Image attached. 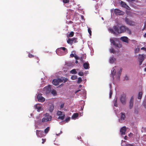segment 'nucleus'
Returning <instances> with one entry per match:
<instances>
[{
    "label": "nucleus",
    "mask_w": 146,
    "mask_h": 146,
    "mask_svg": "<svg viewBox=\"0 0 146 146\" xmlns=\"http://www.w3.org/2000/svg\"><path fill=\"white\" fill-rule=\"evenodd\" d=\"M127 27L124 26H121L119 27L114 26L112 28L109 29V31L111 33L116 35L117 33H121L125 32Z\"/></svg>",
    "instance_id": "f257e3e1"
},
{
    "label": "nucleus",
    "mask_w": 146,
    "mask_h": 146,
    "mask_svg": "<svg viewBox=\"0 0 146 146\" xmlns=\"http://www.w3.org/2000/svg\"><path fill=\"white\" fill-rule=\"evenodd\" d=\"M78 42V38H68L67 40V43L71 45H72L73 43H77Z\"/></svg>",
    "instance_id": "f03ea898"
},
{
    "label": "nucleus",
    "mask_w": 146,
    "mask_h": 146,
    "mask_svg": "<svg viewBox=\"0 0 146 146\" xmlns=\"http://www.w3.org/2000/svg\"><path fill=\"white\" fill-rule=\"evenodd\" d=\"M120 100L123 104H125L126 102V96L125 94H122L120 97Z\"/></svg>",
    "instance_id": "7ed1b4c3"
},
{
    "label": "nucleus",
    "mask_w": 146,
    "mask_h": 146,
    "mask_svg": "<svg viewBox=\"0 0 146 146\" xmlns=\"http://www.w3.org/2000/svg\"><path fill=\"white\" fill-rule=\"evenodd\" d=\"M45 116V117H44L42 119V122H45L51 120L52 119L51 116L46 115Z\"/></svg>",
    "instance_id": "20e7f679"
},
{
    "label": "nucleus",
    "mask_w": 146,
    "mask_h": 146,
    "mask_svg": "<svg viewBox=\"0 0 146 146\" xmlns=\"http://www.w3.org/2000/svg\"><path fill=\"white\" fill-rule=\"evenodd\" d=\"M115 14L117 15H123L124 12L118 9H115L114 10Z\"/></svg>",
    "instance_id": "39448f33"
},
{
    "label": "nucleus",
    "mask_w": 146,
    "mask_h": 146,
    "mask_svg": "<svg viewBox=\"0 0 146 146\" xmlns=\"http://www.w3.org/2000/svg\"><path fill=\"white\" fill-rule=\"evenodd\" d=\"M36 134L37 136L41 137L44 136V132L42 131L36 130Z\"/></svg>",
    "instance_id": "423d86ee"
},
{
    "label": "nucleus",
    "mask_w": 146,
    "mask_h": 146,
    "mask_svg": "<svg viewBox=\"0 0 146 146\" xmlns=\"http://www.w3.org/2000/svg\"><path fill=\"white\" fill-rule=\"evenodd\" d=\"M37 98L39 102H43L45 100V98L42 96V94H38L37 96Z\"/></svg>",
    "instance_id": "0eeeda50"
},
{
    "label": "nucleus",
    "mask_w": 146,
    "mask_h": 146,
    "mask_svg": "<svg viewBox=\"0 0 146 146\" xmlns=\"http://www.w3.org/2000/svg\"><path fill=\"white\" fill-rule=\"evenodd\" d=\"M126 128L124 126L122 127L120 129V132L121 135H125V134L126 131Z\"/></svg>",
    "instance_id": "6e6552de"
},
{
    "label": "nucleus",
    "mask_w": 146,
    "mask_h": 146,
    "mask_svg": "<svg viewBox=\"0 0 146 146\" xmlns=\"http://www.w3.org/2000/svg\"><path fill=\"white\" fill-rule=\"evenodd\" d=\"M138 58L139 61V65H140L142 64V62L144 59V57L143 55L139 54Z\"/></svg>",
    "instance_id": "1a4fd4ad"
},
{
    "label": "nucleus",
    "mask_w": 146,
    "mask_h": 146,
    "mask_svg": "<svg viewBox=\"0 0 146 146\" xmlns=\"http://www.w3.org/2000/svg\"><path fill=\"white\" fill-rule=\"evenodd\" d=\"M121 115L120 118L119 119V121L120 122L122 123V121L124 120L126 117L125 116L124 113L121 112Z\"/></svg>",
    "instance_id": "9d476101"
},
{
    "label": "nucleus",
    "mask_w": 146,
    "mask_h": 146,
    "mask_svg": "<svg viewBox=\"0 0 146 146\" xmlns=\"http://www.w3.org/2000/svg\"><path fill=\"white\" fill-rule=\"evenodd\" d=\"M125 21L126 23L130 25H133V22L128 18H125Z\"/></svg>",
    "instance_id": "9b49d317"
},
{
    "label": "nucleus",
    "mask_w": 146,
    "mask_h": 146,
    "mask_svg": "<svg viewBox=\"0 0 146 146\" xmlns=\"http://www.w3.org/2000/svg\"><path fill=\"white\" fill-rule=\"evenodd\" d=\"M120 40L122 41L128 43L129 42V38L127 36H122L121 37Z\"/></svg>",
    "instance_id": "f8f14e48"
},
{
    "label": "nucleus",
    "mask_w": 146,
    "mask_h": 146,
    "mask_svg": "<svg viewBox=\"0 0 146 146\" xmlns=\"http://www.w3.org/2000/svg\"><path fill=\"white\" fill-rule=\"evenodd\" d=\"M58 80L60 82L65 83L68 81V79L64 77H61L58 78Z\"/></svg>",
    "instance_id": "ddd939ff"
},
{
    "label": "nucleus",
    "mask_w": 146,
    "mask_h": 146,
    "mask_svg": "<svg viewBox=\"0 0 146 146\" xmlns=\"http://www.w3.org/2000/svg\"><path fill=\"white\" fill-rule=\"evenodd\" d=\"M121 5V6L126 9H129V8H130L123 1H121L120 2Z\"/></svg>",
    "instance_id": "4468645a"
},
{
    "label": "nucleus",
    "mask_w": 146,
    "mask_h": 146,
    "mask_svg": "<svg viewBox=\"0 0 146 146\" xmlns=\"http://www.w3.org/2000/svg\"><path fill=\"white\" fill-rule=\"evenodd\" d=\"M63 50L64 51H65V52H67V49L65 47H60V48H58L57 52H56V53L58 54L59 55H61V54H59V52H60V50Z\"/></svg>",
    "instance_id": "2eb2a0df"
},
{
    "label": "nucleus",
    "mask_w": 146,
    "mask_h": 146,
    "mask_svg": "<svg viewBox=\"0 0 146 146\" xmlns=\"http://www.w3.org/2000/svg\"><path fill=\"white\" fill-rule=\"evenodd\" d=\"M134 98L133 96L131 97L129 102V107L130 109H131L133 106Z\"/></svg>",
    "instance_id": "dca6fc26"
},
{
    "label": "nucleus",
    "mask_w": 146,
    "mask_h": 146,
    "mask_svg": "<svg viewBox=\"0 0 146 146\" xmlns=\"http://www.w3.org/2000/svg\"><path fill=\"white\" fill-rule=\"evenodd\" d=\"M113 70L111 71V76H112V77L113 79H114V76L115 75L116 70L114 68V67L113 68Z\"/></svg>",
    "instance_id": "f3484780"
},
{
    "label": "nucleus",
    "mask_w": 146,
    "mask_h": 146,
    "mask_svg": "<svg viewBox=\"0 0 146 146\" xmlns=\"http://www.w3.org/2000/svg\"><path fill=\"white\" fill-rule=\"evenodd\" d=\"M83 66L85 69H88L90 68L89 64L88 62H85L83 64Z\"/></svg>",
    "instance_id": "a211bd4d"
},
{
    "label": "nucleus",
    "mask_w": 146,
    "mask_h": 146,
    "mask_svg": "<svg viewBox=\"0 0 146 146\" xmlns=\"http://www.w3.org/2000/svg\"><path fill=\"white\" fill-rule=\"evenodd\" d=\"M59 82H60L58 80H58L54 79L53 80L52 82V84L55 86L58 85Z\"/></svg>",
    "instance_id": "6ab92c4d"
},
{
    "label": "nucleus",
    "mask_w": 146,
    "mask_h": 146,
    "mask_svg": "<svg viewBox=\"0 0 146 146\" xmlns=\"http://www.w3.org/2000/svg\"><path fill=\"white\" fill-rule=\"evenodd\" d=\"M51 89V86L50 85H49L48 86H46L44 88L45 90H46V91L48 92H50Z\"/></svg>",
    "instance_id": "aec40b11"
},
{
    "label": "nucleus",
    "mask_w": 146,
    "mask_h": 146,
    "mask_svg": "<svg viewBox=\"0 0 146 146\" xmlns=\"http://www.w3.org/2000/svg\"><path fill=\"white\" fill-rule=\"evenodd\" d=\"M35 108L36 109H37V111L39 112L41 108V107L38 105H36L35 106Z\"/></svg>",
    "instance_id": "412c9836"
},
{
    "label": "nucleus",
    "mask_w": 146,
    "mask_h": 146,
    "mask_svg": "<svg viewBox=\"0 0 146 146\" xmlns=\"http://www.w3.org/2000/svg\"><path fill=\"white\" fill-rule=\"evenodd\" d=\"M115 60V58L113 57H111L110 59V62L111 63H113Z\"/></svg>",
    "instance_id": "4be33fe9"
},
{
    "label": "nucleus",
    "mask_w": 146,
    "mask_h": 146,
    "mask_svg": "<svg viewBox=\"0 0 146 146\" xmlns=\"http://www.w3.org/2000/svg\"><path fill=\"white\" fill-rule=\"evenodd\" d=\"M74 33L73 32L71 31L69 34L67 35V37H72L74 36Z\"/></svg>",
    "instance_id": "5701e85b"
},
{
    "label": "nucleus",
    "mask_w": 146,
    "mask_h": 146,
    "mask_svg": "<svg viewBox=\"0 0 146 146\" xmlns=\"http://www.w3.org/2000/svg\"><path fill=\"white\" fill-rule=\"evenodd\" d=\"M78 116V113H74L72 116V118L73 119H76L77 117Z\"/></svg>",
    "instance_id": "b1692460"
},
{
    "label": "nucleus",
    "mask_w": 146,
    "mask_h": 146,
    "mask_svg": "<svg viewBox=\"0 0 146 146\" xmlns=\"http://www.w3.org/2000/svg\"><path fill=\"white\" fill-rule=\"evenodd\" d=\"M122 72V69L120 68V70L119 71L118 74L116 75V77L117 78L119 79L120 78V74Z\"/></svg>",
    "instance_id": "393cba45"
},
{
    "label": "nucleus",
    "mask_w": 146,
    "mask_h": 146,
    "mask_svg": "<svg viewBox=\"0 0 146 146\" xmlns=\"http://www.w3.org/2000/svg\"><path fill=\"white\" fill-rule=\"evenodd\" d=\"M143 93L142 92H139L138 95V99H141V98Z\"/></svg>",
    "instance_id": "a878e982"
},
{
    "label": "nucleus",
    "mask_w": 146,
    "mask_h": 146,
    "mask_svg": "<svg viewBox=\"0 0 146 146\" xmlns=\"http://www.w3.org/2000/svg\"><path fill=\"white\" fill-rule=\"evenodd\" d=\"M127 33H128L129 35H131V30L129 29L127 27L126 28V31Z\"/></svg>",
    "instance_id": "bb28decb"
},
{
    "label": "nucleus",
    "mask_w": 146,
    "mask_h": 146,
    "mask_svg": "<svg viewBox=\"0 0 146 146\" xmlns=\"http://www.w3.org/2000/svg\"><path fill=\"white\" fill-rule=\"evenodd\" d=\"M70 72L72 74H76L77 73V72L75 69H73L70 71Z\"/></svg>",
    "instance_id": "cd10ccee"
},
{
    "label": "nucleus",
    "mask_w": 146,
    "mask_h": 146,
    "mask_svg": "<svg viewBox=\"0 0 146 146\" xmlns=\"http://www.w3.org/2000/svg\"><path fill=\"white\" fill-rule=\"evenodd\" d=\"M51 94L54 95H57V92L56 91L54 90H53L51 91Z\"/></svg>",
    "instance_id": "c85d7f7f"
},
{
    "label": "nucleus",
    "mask_w": 146,
    "mask_h": 146,
    "mask_svg": "<svg viewBox=\"0 0 146 146\" xmlns=\"http://www.w3.org/2000/svg\"><path fill=\"white\" fill-rule=\"evenodd\" d=\"M50 130V127H47L46 129L44 130V132L46 134Z\"/></svg>",
    "instance_id": "c756f323"
},
{
    "label": "nucleus",
    "mask_w": 146,
    "mask_h": 146,
    "mask_svg": "<svg viewBox=\"0 0 146 146\" xmlns=\"http://www.w3.org/2000/svg\"><path fill=\"white\" fill-rule=\"evenodd\" d=\"M110 40L111 43L113 45H115L116 42L113 38H110Z\"/></svg>",
    "instance_id": "7c9ffc66"
},
{
    "label": "nucleus",
    "mask_w": 146,
    "mask_h": 146,
    "mask_svg": "<svg viewBox=\"0 0 146 146\" xmlns=\"http://www.w3.org/2000/svg\"><path fill=\"white\" fill-rule=\"evenodd\" d=\"M65 117V115L64 114L62 116H59L58 118V119H60L61 120H63L64 119Z\"/></svg>",
    "instance_id": "2f4dec72"
},
{
    "label": "nucleus",
    "mask_w": 146,
    "mask_h": 146,
    "mask_svg": "<svg viewBox=\"0 0 146 146\" xmlns=\"http://www.w3.org/2000/svg\"><path fill=\"white\" fill-rule=\"evenodd\" d=\"M77 77L76 75H72L71 77V79L72 80H75L77 78Z\"/></svg>",
    "instance_id": "473e14b6"
},
{
    "label": "nucleus",
    "mask_w": 146,
    "mask_h": 146,
    "mask_svg": "<svg viewBox=\"0 0 146 146\" xmlns=\"http://www.w3.org/2000/svg\"><path fill=\"white\" fill-rule=\"evenodd\" d=\"M82 81V80L81 77H79L78 78V80L77 81V83L78 84L80 83Z\"/></svg>",
    "instance_id": "72a5a7b5"
},
{
    "label": "nucleus",
    "mask_w": 146,
    "mask_h": 146,
    "mask_svg": "<svg viewBox=\"0 0 146 146\" xmlns=\"http://www.w3.org/2000/svg\"><path fill=\"white\" fill-rule=\"evenodd\" d=\"M140 50L139 48H136L135 49V53L136 54L138 53Z\"/></svg>",
    "instance_id": "f704fd0d"
},
{
    "label": "nucleus",
    "mask_w": 146,
    "mask_h": 146,
    "mask_svg": "<svg viewBox=\"0 0 146 146\" xmlns=\"http://www.w3.org/2000/svg\"><path fill=\"white\" fill-rule=\"evenodd\" d=\"M54 106H51L50 108L49 111H50V112H52V111L54 109Z\"/></svg>",
    "instance_id": "c9c22d12"
},
{
    "label": "nucleus",
    "mask_w": 146,
    "mask_h": 146,
    "mask_svg": "<svg viewBox=\"0 0 146 146\" xmlns=\"http://www.w3.org/2000/svg\"><path fill=\"white\" fill-rule=\"evenodd\" d=\"M62 112L60 111H58L57 112V114L58 115H62Z\"/></svg>",
    "instance_id": "e433bc0d"
},
{
    "label": "nucleus",
    "mask_w": 146,
    "mask_h": 146,
    "mask_svg": "<svg viewBox=\"0 0 146 146\" xmlns=\"http://www.w3.org/2000/svg\"><path fill=\"white\" fill-rule=\"evenodd\" d=\"M110 50L111 53H114L115 52V50L113 48H111L110 49Z\"/></svg>",
    "instance_id": "4c0bfd02"
},
{
    "label": "nucleus",
    "mask_w": 146,
    "mask_h": 146,
    "mask_svg": "<svg viewBox=\"0 0 146 146\" xmlns=\"http://www.w3.org/2000/svg\"><path fill=\"white\" fill-rule=\"evenodd\" d=\"M88 31L89 33V34L91 36L92 34V31L91 30V29L90 28H88Z\"/></svg>",
    "instance_id": "58836bf2"
},
{
    "label": "nucleus",
    "mask_w": 146,
    "mask_h": 146,
    "mask_svg": "<svg viewBox=\"0 0 146 146\" xmlns=\"http://www.w3.org/2000/svg\"><path fill=\"white\" fill-rule=\"evenodd\" d=\"M28 56L30 58H32L34 57V56L30 53H29L28 54Z\"/></svg>",
    "instance_id": "ea45409f"
},
{
    "label": "nucleus",
    "mask_w": 146,
    "mask_h": 146,
    "mask_svg": "<svg viewBox=\"0 0 146 146\" xmlns=\"http://www.w3.org/2000/svg\"><path fill=\"white\" fill-rule=\"evenodd\" d=\"M69 2V0H63V2L65 3H68Z\"/></svg>",
    "instance_id": "a19ab883"
},
{
    "label": "nucleus",
    "mask_w": 146,
    "mask_h": 146,
    "mask_svg": "<svg viewBox=\"0 0 146 146\" xmlns=\"http://www.w3.org/2000/svg\"><path fill=\"white\" fill-rule=\"evenodd\" d=\"M114 45L115 46L118 47H121V46L120 45H119L118 44H116V43H115V45Z\"/></svg>",
    "instance_id": "79ce46f5"
},
{
    "label": "nucleus",
    "mask_w": 146,
    "mask_h": 146,
    "mask_svg": "<svg viewBox=\"0 0 146 146\" xmlns=\"http://www.w3.org/2000/svg\"><path fill=\"white\" fill-rule=\"evenodd\" d=\"M78 75L81 76H82L83 75V73L82 72H80L78 73Z\"/></svg>",
    "instance_id": "37998d69"
},
{
    "label": "nucleus",
    "mask_w": 146,
    "mask_h": 146,
    "mask_svg": "<svg viewBox=\"0 0 146 146\" xmlns=\"http://www.w3.org/2000/svg\"><path fill=\"white\" fill-rule=\"evenodd\" d=\"M112 94V91L111 90H110V98H111Z\"/></svg>",
    "instance_id": "c03bdc74"
},
{
    "label": "nucleus",
    "mask_w": 146,
    "mask_h": 146,
    "mask_svg": "<svg viewBox=\"0 0 146 146\" xmlns=\"http://www.w3.org/2000/svg\"><path fill=\"white\" fill-rule=\"evenodd\" d=\"M125 79L126 80H129V78L127 75H125Z\"/></svg>",
    "instance_id": "a18cd8bd"
},
{
    "label": "nucleus",
    "mask_w": 146,
    "mask_h": 146,
    "mask_svg": "<svg viewBox=\"0 0 146 146\" xmlns=\"http://www.w3.org/2000/svg\"><path fill=\"white\" fill-rule=\"evenodd\" d=\"M42 144H44V142L46 141V139H42Z\"/></svg>",
    "instance_id": "49530a36"
},
{
    "label": "nucleus",
    "mask_w": 146,
    "mask_h": 146,
    "mask_svg": "<svg viewBox=\"0 0 146 146\" xmlns=\"http://www.w3.org/2000/svg\"><path fill=\"white\" fill-rule=\"evenodd\" d=\"M70 118L69 117H67L65 119V121L66 122H68L70 120Z\"/></svg>",
    "instance_id": "de8ad7c7"
},
{
    "label": "nucleus",
    "mask_w": 146,
    "mask_h": 146,
    "mask_svg": "<svg viewBox=\"0 0 146 146\" xmlns=\"http://www.w3.org/2000/svg\"><path fill=\"white\" fill-rule=\"evenodd\" d=\"M64 103L62 104L60 106V109H62L63 108L64 106Z\"/></svg>",
    "instance_id": "09e8293b"
},
{
    "label": "nucleus",
    "mask_w": 146,
    "mask_h": 146,
    "mask_svg": "<svg viewBox=\"0 0 146 146\" xmlns=\"http://www.w3.org/2000/svg\"><path fill=\"white\" fill-rule=\"evenodd\" d=\"M74 57L75 58V59L77 60L79 58L76 55H75L74 56Z\"/></svg>",
    "instance_id": "8fccbe9b"
},
{
    "label": "nucleus",
    "mask_w": 146,
    "mask_h": 146,
    "mask_svg": "<svg viewBox=\"0 0 146 146\" xmlns=\"http://www.w3.org/2000/svg\"><path fill=\"white\" fill-rule=\"evenodd\" d=\"M133 135V134L131 133H130L129 134V137H132V136Z\"/></svg>",
    "instance_id": "3c124183"
},
{
    "label": "nucleus",
    "mask_w": 146,
    "mask_h": 146,
    "mask_svg": "<svg viewBox=\"0 0 146 146\" xmlns=\"http://www.w3.org/2000/svg\"><path fill=\"white\" fill-rule=\"evenodd\" d=\"M143 104L145 107L146 108V103L145 101L143 102Z\"/></svg>",
    "instance_id": "603ef678"
},
{
    "label": "nucleus",
    "mask_w": 146,
    "mask_h": 146,
    "mask_svg": "<svg viewBox=\"0 0 146 146\" xmlns=\"http://www.w3.org/2000/svg\"><path fill=\"white\" fill-rule=\"evenodd\" d=\"M70 56L71 57H74L75 56H74V54H73L71 53L70 54Z\"/></svg>",
    "instance_id": "864d4df0"
},
{
    "label": "nucleus",
    "mask_w": 146,
    "mask_h": 146,
    "mask_svg": "<svg viewBox=\"0 0 146 146\" xmlns=\"http://www.w3.org/2000/svg\"><path fill=\"white\" fill-rule=\"evenodd\" d=\"M141 50H146V48L145 47H142L141 48Z\"/></svg>",
    "instance_id": "5fc2aeb1"
},
{
    "label": "nucleus",
    "mask_w": 146,
    "mask_h": 146,
    "mask_svg": "<svg viewBox=\"0 0 146 146\" xmlns=\"http://www.w3.org/2000/svg\"><path fill=\"white\" fill-rule=\"evenodd\" d=\"M116 103H117V100H116V101H115V103L114 104V106H116V107H117V104H116Z\"/></svg>",
    "instance_id": "6e6d98bb"
},
{
    "label": "nucleus",
    "mask_w": 146,
    "mask_h": 146,
    "mask_svg": "<svg viewBox=\"0 0 146 146\" xmlns=\"http://www.w3.org/2000/svg\"><path fill=\"white\" fill-rule=\"evenodd\" d=\"M127 146H134L131 144H128L127 145Z\"/></svg>",
    "instance_id": "4d7b16f0"
},
{
    "label": "nucleus",
    "mask_w": 146,
    "mask_h": 146,
    "mask_svg": "<svg viewBox=\"0 0 146 146\" xmlns=\"http://www.w3.org/2000/svg\"><path fill=\"white\" fill-rule=\"evenodd\" d=\"M80 91V90H78L76 91L75 92V94H76L78 92H79V91Z\"/></svg>",
    "instance_id": "13d9d810"
},
{
    "label": "nucleus",
    "mask_w": 146,
    "mask_h": 146,
    "mask_svg": "<svg viewBox=\"0 0 146 146\" xmlns=\"http://www.w3.org/2000/svg\"><path fill=\"white\" fill-rule=\"evenodd\" d=\"M127 1H135V0H126Z\"/></svg>",
    "instance_id": "bf43d9fd"
},
{
    "label": "nucleus",
    "mask_w": 146,
    "mask_h": 146,
    "mask_svg": "<svg viewBox=\"0 0 146 146\" xmlns=\"http://www.w3.org/2000/svg\"><path fill=\"white\" fill-rule=\"evenodd\" d=\"M39 118V117L38 116H37L36 117V118L37 119H38Z\"/></svg>",
    "instance_id": "052dcab7"
},
{
    "label": "nucleus",
    "mask_w": 146,
    "mask_h": 146,
    "mask_svg": "<svg viewBox=\"0 0 146 146\" xmlns=\"http://www.w3.org/2000/svg\"><path fill=\"white\" fill-rule=\"evenodd\" d=\"M81 86H82V85H79V88H81Z\"/></svg>",
    "instance_id": "680f3d73"
},
{
    "label": "nucleus",
    "mask_w": 146,
    "mask_h": 146,
    "mask_svg": "<svg viewBox=\"0 0 146 146\" xmlns=\"http://www.w3.org/2000/svg\"><path fill=\"white\" fill-rule=\"evenodd\" d=\"M144 70L145 71V72H146V68H145V69H144Z\"/></svg>",
    "instance_id": "e2e57ef3"
},
{
    "label": "nucleus",
    "mask_w": 146,
    "mask_h": 146,
    "mask_svg": "<svg viewBox=\"0 0 146 146\" xmlns=\"http://www.w3.org/2000/svg\"><path fill=\"white\" fill-rule=\"evenodd\" d=\"M75 63H76V64L77 63H78V61L77 60L76 61Z\"/></svg>",
    "instance_id": "0e129e2a"
},
{
    "label": "nucleus",
    "mask_w": 146,
    "mask_h": 146,
    "mask_svg": "<svg viewBox=\"0 0 146 146\" xmlns=\"http://www.w3.org/2000/svg\"><path fill=\"white\" fill-rule=\"evenodd\" d=\"M45 114L46 115H49V114H48L47 113L46 114Z\"/></svg>",
    "instance_id": "69168bd1"
},
{
    "label": "nucleus",
    "mask_w": 146,
    "mask_h": 146,
    "mask_svg": "<svg viewBox=\"0 0 146 146\" xmlns=\"http://www.w3.org/2000/svg\"><path fill=\"white\" fill-rule=\"evenodd\" d=\"M115 68L117 67V66H115Z\"/></svg>",
    "instance_id": "338daca9"
},
{
    "label": "nucleus",
    "mask_w": 146,
    "mask_h": 146,
    "mask_svg": "<svg viewBox=\"0 0 146 146\" xmlns=\"http://www.w3.org/2000/svg\"><path fill=\"white\" fill-rule=\"evenodd\" d=\"M145 66H146V63L145 64Z\"/></svg>",
    "instance_id": "774afa93"
}]
</instances>
